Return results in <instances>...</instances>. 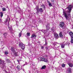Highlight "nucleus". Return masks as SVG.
Returning a JSON list of instances; mask_svg holds the SVG:
<instances>
[{"label":"nucleus","mask_w":73,"mask_h":73,"mask_svg":"<svg viewBox=\"0 0 73 73\" xmlns=\"http://www.w3.org/2000/svg\"><path fill=\"white\" fill-rule=\"evenodd\" d=\"M73 8V6L72 5H70L68 6L66 8V9H67L69 11L68 12L69 13L68 15L70 16V12H71V11H72V9Z\"/></svg>","instance_id":"1"},{"label":"nucleus","mask_w":73,"mask_h":73,"mask_svg":"<svg viewBox=\"0 0 73 73\" xmlns=\"http://www.w3.org/2000/svg\"><path fill=\"white\" fill-rule=\"evenodd\" d=\"M69 35L70 36L71 39L70 42L71 44H73V33L72 31H70L69 32Z\"/></svg>","instance_id":"2"},{"label":"nucleus","mask_w":73,"mask_h":73,"mask_svg":"<svg viewBox=\"0 0 73 73\" xmlns=\"http://www.w3.org/2000/svg\"><path fill=\"white\" fill-rule=\"evenodd\" d=\"M64 25L65 23L63 22H61L59 23V27L62 29H65Z\"/></svg>","instance_id":"3"},{"label":"nucleus","mask_w":73,"mask_h":73,"mask_svg":"<svg viewBox=\"0 0 73 73\" xmlns=\"http://www.w3.org/2000/svg\"><path fill=\"white\" fill-rule=\"evenodd\" d=\"M36 10L37 11L36 12V14H38L39 12H43V11L42 8H40V9L38 8V7L36 9Z\"/></svg>","instance_id":"4"},{"label":"nucleus","mask_w":73,"mask_h":73,"mask_svg":"<svg viewBox=\"0 0 73 73\" xmlns=\"http://www.w3.org/2000/svg\"><path fill=\"white\" fill-rule=\"evenodd\" d=\"M19 46L22 49H25V45L22 43H20L19 44Z\"/></svg>","instance_id":"5"},{"label":"nucleus","mask_w":73,"mask_h":73,"mask_svg":"<svg viewBox=\"0 0 73 73\" xmlns=\"http://www.w3.org/2000/svg\"><path fill=\"white\" fill-rule=\"evenodd\" d=\"M63 15H64L65 17L66 18V20H68L69 17L68 16V15L66 14V13L65 12H64L63 14Z\"/></svg>","instance_id":"6"},{"label":"nucleus","mask_w":73,"mask_h":73,"mask_svg":"<svg viewBox=\"0 0 73 73\" xmlns=\"http://www.w3.org/2000/svg\"><path fill=\"white\" fill-rule=\"evenodd\" d=\"M46 31L48 32V31L49 30L50 28V23H47L46 25Z\"/></svg>","instance_id":"7"},{"label":"nucleus","mask_w":73,"mask_h":73,"mask_svg":"<svg viewBox=\"0 0 73 73\" xmlns=\"http://www.w3.org/2000/svg\"><path fill=\"white\" fill-rule=\"evenodd\" d=\"M54 37L55 39H58L59 38L58 34L57 33H55L54 34Z\"/></svg>","instance_id":"8"},{"label":"nucleus","mask_w":73,"mask_h":73,"mask_svg":"<svg viewBox=\"0 0 73 73\" xmlns=\"http://www.w3.org/2000/svg\"><path fill=\"white\" fill-rule=\"evenodd\" d=\"M5 62V61H4L0 59V65H4Z\"/></svg>","instance_id":"9"},{"label":"nucleus","mask_w":73,"mask_h":73,"mask_svg":"<svg viewBox=\"0 0 73 73\" xmlns=\"http://www.w3.org/2000/svg\"><path fill=\"white\" fill-rule=\"evenodd\" d=\"M33 37H35V38L36 37V35L35 34H33L31 37V38H33Z\"/></svg>","instance_id":"10"},{"label":"nucleus","mask_w":73,"mask_h":73,"mask_svg":"<svg viewBox=\"0 0 73 73\" xmlns=\"http://www.w3.org/2000/svg\"><path fill=\"white\" fill-rule=\"evenodd\" d=\"M71 70H72V69H71L70 68H68L67 70V72L68 73H71Z\"/></svg>","instance_id":"11"},{"label":"nucleus","mask_w":73,"mask_h":73,"mask_svg":"<svg viewBox=\"0 0 73 73\" xmlns=\"http://www.w3.org/2000/svg\"><path fill=\"white\" fill-rule=\"evenodd\" d=\"M11 50L13 53L15 52V50L14 49V47L13 46L11 47Z\"/></svg>","instance_id":"12"},{"label":"nucleus","mask_w":73,"mask_h":73,"mask_svg":"<svg viewBox=\"0 0 73 73\" xmlns=\"http://www.w3.org/2000/svg\"><path fill=\"white\" fill-rule=\"evenodd\" d=\"M40 58V61H44V58H42L41 57H39Z\"/></svg>","instance_id":"13"},{"label":"nucleus","mask_w":73,"mask_h":73,"mask_svg":"<svg viewBox=\"0 0 73 73\" xmlns=\"http://www.w3.org/2000/svg\"><path fill=\"white\" fill-rule=\"evenodd\" d=\"M68 64L69 65L70 67H71V68H72V67H73V64L72 63H68Z\"/></svg>","instance_id":"14"},{"label":"nucleus","mask_w":73,"mask_h":73,"mask_svg":"<svg viewBox=\"0 0 73 73\" xmlns=\"http://www.w3.org/2000/svg\"><path fill=\"white\" fill-rule=\"evenodd\" d=\"M46 66V65H44L41 68V69H45Z\"/></svg>","instance_id":"15"},{"label":"nucleus","mask_w":73,"mask_h":73,"mask_svg":"<svg viewBox=\"0 0 73 73\" xmlns=\"http://www.w3.org/2000/svg\"><path fill=\"white\" fill-rule=\"evenodd\" d=\"M47 2L48 3V5L50 7H52V4H51V3L49 2V1H48Z\"/></svg>","instance_id":"16"},{"label":"nucleus","mask_w":73,"mask_h":73,"mask_svg":"<svg viewBox=\"0 0 73 73\" xmlns=\"http://www.w3.org/2000/svg\"><path fill=\"white\" fill-rule=\"evenodd\" d=\"M13 53L15 56H17V54L18 53V52L15 51L14 52H13Z\"/></svg>","instance_id":"17"},{"label":"nucleus","mask_w":73,"mask_h":73,"mask_svg":"<svg viewBox=\"0 0 73 73\" xmlns=\"http://www.w3.org/2000/svg\"><path fill=\"white\" fill-rule=\"evenodd\" d=\"M59 36L60 37H62L63 36V35H62V32H60L59 33Z\"/></svg>","instance_id":"18"},{"label":"nucleus","mask_w":73,"mask_h":73,"mask_svg":"<svg viewBox=\"0 0 73 73\" xmlns=\"http://www.w3.org/2000/svg\"><path fill=\"white\" fill-rule=\"evenodd\" d=\"M27 36H31V33H27Z\"/></svg>","instance_id":"19"},{"label":"nucleus","mask_w":73,"mask_h":73,"mask_svg":"<svg viewBox=\"0 0 73 73\" xmlns=\"http://www.w3.org/2000/svg\"><path fill=\"white\" fill-rule=\"evenodd\" d=\"M0 14H1L0 16L1 17H2L3 16V12H1Z\"/></svg>","instance_id":"20"},{"label":"nucleus","mask_w":73,"mask_h":73,"mask_svg":"<svg viewBox=\"0 0 73 73\" xmlns=\"http://www.w3.org/2000/svg\"><path fill=\"white\" fill-rule=\"evenodd\" d=\"M61 47L62 48H64L65 47V44H62L61 45Z\"/></svg>","instance_id":"21"},{"label":"nucleus","mask_w":73,"mask_h":73,"mask_svg":"<svg viewBox=\"0 0 73 73\" xmlns=\"http://www.w3.org/2000/svg\"><path fill=\"white\" fill-rule=\"evenodd\" d=\"M44 61V62H48V60L47 59L44 58V61Z\"/></svg>","instance_id":"22"},{"label":"nucleus","mask_w":73,"mask_h":73,"mask_svg":"<svg viewBox=\"0 0 73 73\" xmlns=\"http://www.w3.org/2000/svg\"><path fill=\"white\" fill-rule=\"evenodd\" d=\"M2 11H7V9H6V8L4 7L2 8Z\"/></svg>","instance_id":"23"},{"label":"nucleus","mask_w":73,"mask_h":73,"mask_svg":"<svg viewBox=\"0 0 73 73\" xmlns=\"http://www.w3.org/2000/svg\"><path fill=\"white\" fill-rule=\"evenodd\" d=\"M17 69H18V70H20L21 69V67L20 66H17Z\"/></svg>","instance_id":"24"},{"label":"nucleus","mask_w":73,"mask_h":73,"mask_svg":"<svg viewBox=\"0 0 73 73\" xmlns=\"http://www.w3.org/2000/svg\"><path fill=\"white\" fill-rule=\"evenodd\" d=\"M41 32H43V33H44V34H45V33H46V32H45V30H41Z\"/></svg>","instance_id":"25"},{"label":"nucleus","mask_w":73,"mask_h":73,"mask_svg":"<svg viewBox=\"0 0 73 73\" xmlns=\"http://www.w3.org/2000/svg\"><path fill=\"white\" fill-rule=\"evenodd\" d=\"M19 37H21V33H19Z\"/></svg>","instance_id":"26"},{"label":"nucleus","mask_w":73,"mask_h":73,"mask_svg":"<svg viewBox=\"0 0 73 73\" xmlns=\"http://www.w3.org/2000/svg\"><path fill=\"white\" fill-rule=\"evenodd\" d=\"M8 28L10 31H11V30H12V28H11L9 27H8Z\"/></svg>","instance_id":"27"},{"label":"nucleus","mask_w":73,"mask_h":73,"mask_svg":"<svg viewBox=\"0 0 73 73\" xmlns=\"http://www.w3.org/2000/svg\"><path fill=\"white\" fill-rule=\"evenodd\" d=\"M65 65L64 64H62V67H65Z\"/></svg>","instance_id":"28"},{"label":"nucleus","mask_w":73,"mask_h":73,"mask_svg":"<svg viewBox=\"0 0 73 73\" xmlns=\"http://www.w3.org/2000/svg\"><path fill=\"white\" fill-rule=\"evenodd\" d=\"M3 35L5 36H7V34L6 33H5L3 34Z\"/></svg>","instance_id":"29"},{"label":"nucleus","mask_w":73,"mask_h":73,"mask_svg":"<svg viewBox=\"0 0 73 73\" xmlns=\"http://www.w3.org/2000/svg\"><path fill=\"white\" fill-rule=\"evenodd\" d=\"M8 54V51L5 52V54Z\"/></svg>","instance_id":"30"},{"label":"nucleus","mask_w":73,"mask_h":73,"mask_svg":"<svg viewBox=\"0 0 73 73\" xmlns=\"http://www.w3.org/2000/svg\"><path fill=\"white\" fill-rule=\"evenodd\" d=\"M46 40H45V45H47L48 44V43H46Z\"/></svg>","instance_id":"31"},{"label":"nucleus","mask_w":73,"mask_h":73,"mask_svg":"<svg viewBox=\"0 0 73 73\" xmlns=\"http://www.w3.org/2000/svg\"><path fill=\"white\" fill-rule=\"evenodd\" d=\"M7 61H8V62H10V61L9 60V59H8L7 60Z\"/></svg>","instance_id":"32"},{"label":"nucleus","mask_w":73,"mask_h":73,"mask_svg":"<svg viewBox=\"0 0 73 73\" xmlns=\"http://www.w3.org/2000/svg\"><path fill=\"white\" fill-rule=\"evenodd\" d=\"M8 19H6V21H5V23H7V21H8Z\"/></svg>","instance_id":"33"},{"label":"nucleus","mask_w":73,"mask_h":73,"mask_svg":"<svg viewBox=\"0 0 73 73\" xmlns=\"http://www.w3.org/2000/svg\"><path fill=\"white\" fill-rule=\"evenodd\" d=\"M51 2L53 3L54 2V0H51Z\"/></svg>","instance_id":"34"},{"label":"nucleus","mask_w":73,"mask_h":73,"mask_svg":"<svg viewBox=\"0 0 73 73\" xmlns=\"http://www.w3.org/2000/svg\"><path fill=\"white\" fill-rule=\"evenodd\" d=\"M45 48L46 50H48V47H46Z\"/></svg>","instance_id":"35"},{"label":"nucleus","mask_w":73,"mask_h":73,"mask_svg":"<svg viewBox=\"0 0 73 73\" xmlns=\"http://www.w3.org/2000/svg\"><path fill=\"white\" fill-rule=\"evenodd\" d=\"M17 61L19 63L20 62V60H17Z\"/></svg>","instance_id":"36"},{"label":"nucleus","mask_w":73,"mask_h":73,"mask_svg":"<svg viewBox=\"0 0 73 73\" xmlns=\"http://www.w3.org/2000/svg\"><path fill=\"white\" fill-rule=\"evenodd\" d=\"M42 7H43V8H45V6H44V5H42Z\"/></svg>","instance_id":"37"},{"label":"nucleus","mask_w":73,"mask_h":73,"mask_svg":"<svg viewBox=\"0 0 73 73\" xmlns=\"http://www.w3.org/2000/svg\"><path fill=\"white\" fill-rule=\"evenodd\" d=\"M45 57H48V55H45Z\"/></svg>","instance_id":"38"},{"label":"nucleus","mask_w":73,"mask_h":73,"mask_svg":"<svg viewBox=\"0 0 73 73\" xmlns=\"http://www.w3.org/2000/svg\"><path fill=\"white\" fill-rule=\"evenodd\" d=\"M43 48H44V46H42L41 47V49H43Z\"/></svg>","instance_id":"39"}]
</instances>
